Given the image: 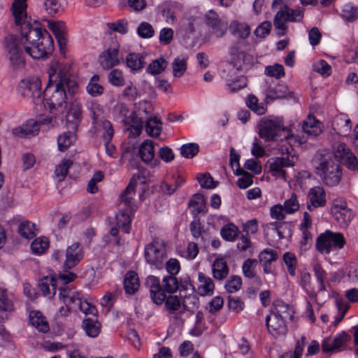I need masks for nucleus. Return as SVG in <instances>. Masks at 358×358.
Instances as JSON below:
<instances>
[{
	"instance_id": "nucleus-44",
	"label": "nucleus",
	"mask_w": 358,
	"mask_h": 358,
	"mask_svg": "<svg viewBox=\"0 0 358 358\" xmlns=\"http://www.w3.org/2000/svg\"><path fill=\"white\" fill-rule=\"evenodd\" d=\"M271 313L285 320L287 318H292L294 310L288 304L282 301H278L275 303L274 310Z\"/></svg>"
},
{
	"instance_id": "nucleus-13",
	"label": "nucleus",
	"mask_w": 358,
	"mask_h": 358,
	"mask_svg": "<svg viewBox=\"0 0 358 358\" xmlns=\"http://www.w3.org/2000/svg\"><path fill=\"white\" fill-rule=\"evenodd\" d=\"M115 111L119 113L121 121L125 124L130 125L136 135L141 134L143 128V122L137 117L133 111H131L124 103H119L115 106Z\"/></svg>"
},
{
	"instance_id": "nucleus-57",
	"label": "nucleus",
	"mask_w": 358,
	"mask_h": 358,
	"mask_svg": "<svg viewBox=\"0 0 358 358\" xmlns=\"http://www.w3.org/2000/svg\"><path fill=\"white\" fill-rule=\"evenodd\" d=\"M66 5V0H45L44 6L49 14H55L62 10Z\"/></svg>"
},
{
	"instance_id": "nucleus-38",
	"label": "nucleus",
	"mask_w": 358,
	"mask_h": 358,
	"mask_svg": "<svg viewBox=\"0 0 358 358\" xmlns=\"http://www.w3.org/2000/svg\"><path fill=\"white\" fill-rule=\"evenodd\" d=\"M140 283L136 273L129 271L126 273L124 280V288L129 294H134L139 288Z\"/></svg>"
},
{
	"instance_id": "nucleus-61",
	"label": "nucleus",
	"mask_w": 358,
	"mask_h": 358,
	"mask_svg": "<svg viewBox=\"0 0 358 358\" xmlns=\"http://www.w3.org/2000/svg\"><path fill=\"white\" fill-rule=\"evenodd\" d=\"M189 206L194 213H200L205 208L204 198L201 194H196L189 200Z\"/></svg>"
},
{
	"instance_id": "nucleus-26",
	"label": "nucleus",
	"mask_w": 358,
	"mask_h": 358,
	"mask_svg": "<svg viewBox=\"0 0 358 358\" xmlns=\"http://www.w3.org/2000/svg\"><path fill=\"white\" fill-rule=\"evenodd\" d=\"M182 8V6L176 1L165 3L159 6V12L166 22L177 21L176 11Z\"/></svg>"
},
{
	"instance_id": "nucleus-52",
	"label": "nucleus",
	"mask_w": 358,
	"mask_h": 358,
	"mask_svg": "<svg viewBox=\"0 0 358 358\" xmlns=\"http://www.w3.org/2000/svg\"><path fill=\"white\" fill-rule=\"evenodd\" d=\"M220 234L224 240L234 241L238 236V229L234 224L228 223L221 229Z\"/></svg>"
},
{
	"instance_id": "nucleus-14",
	"label": "nucleus",
	"mask_w": 358,
	"mask_h": 358,
	"mask_svg": "<svg viewBox=\"0 0 358 358\" xmlns=\"http://www.w3.org/2000/svg\"><path fill=\"white\" fill-rule=\"evenodd\" d=\"M349 338V336L345 331L339 332L333 337L324 339L322 350L326 353L339 352L345 347Z\"/></svg>"
},
{
	"instance_id": "nucleus-6",
	"label": "nucleus",
	"mask_w": 358,
	"mask_h": 358,
	"mask_svg": "<svg viewBox=\"0 0 358 358\" xmlns=\"http://www.w3.org/2000/svg\"><path fill=\"white\" fill-rule=\"evenodd\" d=\"M18 94L36 106L43 103L41 80L36 76L22 79L17 88Z\"/></svg>"
},
{
	"instance_id": "nucleus-32",
	"label": "nucleus",
	"mask_w": 358,
	"mask_h": 358,
	"mask_svg": "<svg viewBox=\"0 0 358 358\" xmlns=\"http://www.w3.org/2000/svg\"><path fill=\"white\" fill-rule=\"evenodd\" d=\"M212 273L213 277L218 280H222L227 276L229 268L226 260L223 257H218L215 259L212 265Z\"/></svg>"
},
{
	"instance_id": "nucleus-24",
	"label": "nucleus",
	"mask_w": 358,
	"mask_h": 358,
	"mask_svg": "<svg viewBox=\"0 0 358 358\" xmlns=\"http://www.w3.org/2000/svg\"><path fill=\"white\" fill-rule=\"evenodd\" d=\"M333 129L341 136H348L351 129L352 123L350 117L346 114L336 115L332 123Z\"/></svg>"
},
{
	"instance_id": "nucleus-47",
	"label": "nucleus",
	"mask_w": 358,
	"mask_h": 358,
	"mask_svg": "<svg viewBox=\"0 0 358 358\" xmlns=\"http://www.w3.org/2000/svg\"><path fill=\"white\" fill-rule=\"evenodd\" d=\"M18 233L22 238L31 239L36 236V225L27 220L22 221L18 226Z\"/></svg>"
},
{
	"instance_id": "nucleus-64",
	"label": "nucleus",
	"mask_w": 358,
	"mask_h": 358,
	"mask_svg": "<svg viewBox=\"0 0 358 358\" xmlns=\"http://www.w3.org/2000/svg\"><path fill=\"white\" fill-rule=\"evenodd\" d=\"M108 81L113 86H123L125 80L122 71L117 69L112 70L108 74Z\"/></svg>"
},
{
	"instance_id": "nucleus-12",
	"label": "nucleus",
	"mask_w": 358,
	"mask_h": 358,
	"mask_svg": "<svg viewBox=\"0 0 358 358\" xmlns=\"http://www.w3.org/2000/svg\"><path fill=\"white\" fill-rule=\"evenodd\" d=\"M331 213L337 223L343 227L349 224L352 217V211L348 208L346 201L342 199L334 200Z\"/></svg>"
},
{
	"instance_id": "nucleus-54",
	"label": "nucleus",
	"mask_w": 358,
	"mask_h": 358,
	"mask_svg": "<svg viewBox=\"0 0 358 358\" xmlns=\"http://www.w3.org/2000/svg\"><path fill=\"white\" fill-rule=\"evenodd\" d=\"M167 66V62L164 58L153 60L148 66L147 72L151 75H157L164 71Z\"/></svg>"
},
{
	"instance_id": "nucleus-20",
	"label": "nucleus",
	"mask_w": 358,
	"mask_h": 358,
	"mask_svg": "<svg viewBox=\"0 0 358 358\" xmlns=\"http://www.w3.org/2000/svg\"><path fill=\"white\" fill-rule=\"evenodd\" d=\"M121 59L118 48H110L100 54L99 62L103 69L108 70L118 65Z\"/></svg>"
},
{
	"instance_id": "nucleus-8",
	"label": "nucleus",
	"mask_w": 358,
	"mask_h": 358,
	"mask_svg": "<svg viewBox=\"0 0 358 358\" xmlns=\"http://www.w3.org/2000/svg\"><path fill=\"white\" fill-rule=\"evenodd\" d=\"M285 151L287 154V156L271 158L268 162V166L272 176L286 181L285 168L294 166L298 161V157L295 153H292V148L289 150V148H285Z\"/></svg>"
},
{
	"instance_id": "nucleus-21",
	"label": "nucleus",
	"mask_w": 358,
	"mask_h": 358,
	"mask_svg": "<svg viewBox=\"0 0 358 358\" xmlns=\"http://www.w3.org/2000/svg\"><path fill=\"white\" fill-rule=\"evenodd\" d=\"M265 96L267 100L275 99H291L296 101V96L294 93L290 91L288 87L283 84H278L274 87H269L265 90Z\"/></svg>"
},
{
	"instance_id": "nucleus-36",
	"label": "nucleus",
	"mask_w": 358,
	"mask_h": 358,
	"mask_svg": "<svg viewBox=\"0 0 358 358\" xmlns=\"http://www.w3.org/2000/svg\"><path fill=\"white\" fill-rule=\"evenodd\" d=\"M49 28L57 40L60 51L64 54V50L67 43V33L61 24H49Z\"/></svg>"
},
{
	"instance_id": "nucleus-2",
	"label": "nucleus",
	"mask_w": 358,
	"mask_h": 358,
	"mask_svg": "<svg viewBox=\"0 0 358 358\" xmlns=\"http://www.w3.org/2000/svg\"><path fill=\"white\" fill-rule=\"evenodd\" d=\"M71 64L52 61L48 67V84L45 90L43 105L55 114L63 113L67 104L69 96L78 92V84L70 70Z\"/></svg>"
},
{
	"instance_id": "nucleus-53",
	"label": "nucleus",
	"mask_w": 358,
	"mask_h": 358,
	"mask_svg": "<svg viewBox=\"0 0 358 358\" xmlns=\"http://www.w3.org/2000/svg\"><path fill=\"white\" fill-rule=\"evenodd\" d=\"M234 174L241 176L237 181V185L241 189H246L252 185V176L241 169L234 170Z\"/></svg>"
},
{
	"instance_id": "nucleus-43",
	"label": "nucleus",
	"mask_w": 358,
	"mask_h": 358,
	"mask_svg": "<svg viewBox=\"0 0 358 358\" xmlns=\"http://www.w3.org/2000/svg\"><path fill=\"white\" fill-rule=\"evenodd\" d=\"M76 140L74 132L67 131L61 134L57 138L58 149L61 152L66 150Z\"/></svg>"
},
{
	"instance_id": "nucleus-49",
	"label": "nucleus",
	"mask_w": 358,
	"mask_h": 358,
	"mask_svg": "<svg viewBox=\"0 0 358 358\" xmlns=\"http://www.w3.org/2000/svg\"><path fill=\"white\" fill-rule=\"evenodd\" d=\"M229 29L232 36L238 38H245L250 33L248 24H230Z\"/></svg>"
},
{
	"instance_id": "nucleus-35",
	"label": "nucleus",
	"mask_w": 358,
	"mask_h": 358,
	"mask_svg": "<svg viewBox=\"0 0 358 358\" xmlns=\"http://www.w3.org/2000/svg\"><path fill=\"white\" fill-rule=\"evenodd\" d=\"M188 57L181 55L176 57L172 64V73L175 78L182 77L186 72L187 69Z\"/></svg>"
},
{
	"instance_id": "nucleus-4",
	"label": "nucleus",
	"mask_w": 358,
	"mask_h": 358,
	"mask_svg": "<svg viewBox=\"0 0 358 358\" xmlns=\"http://www.w3.org/2000/svg\"><path fill=\"white\" fill-rule=\"evenodd\" d=\"M59 299L64 305L59 308L57 312L59 316L66 317L71 311L78 310L86 315L95 316L97 313L96 307L72 285H65L59 288Z\"/></svg>"
},
{
	"instance_id": "nucleus-56",
	"label": "nucleus",
	"mask_w": 358,
	"mask_h": 358,
	"mask_svg": "<svg viewBox=\"0 0 358 358\" xmlns=\"http://www.w3.org/2000/svg\"><path fill=\"white\" fill-rule=\"evenodd\" d=\"M283 262L287 266V272L292 276L296 275V267L297 264V260L296 255L290 252H286L283 255Z\"/></svg>"
},
{
	"instance_id": "nucleus-17",
	"label": "nucleus",
	"mask_w": 358,
	"mask_h": 358,
	"mask_svg": "<svg viewBox=\"0 0 358 358\" xmlns=\"http://www.w3.org/2000/svg\"><path fill=\"white\" fill-rule=\"evenodd\" d=\"M307 197V208L310 211L324 207L327 204L326 192L321 186L311 187L308 192Z\"/></svg>"
},
{
	"instance_id": "nucleus-50",
	"label": "nucleus",
	"mask_w": 358,
	"mask_h": 358,
	"mask_svg": "<svg viewBox=\"0 0 358 358\" xmlns=\"http://www.w3.org/2000/svg\"><path fill=\"white\" fill-rule=\"evenodd\" d=\"M247 106L255 113L262 115L266 113V106L263 103H259L258 99L254 95H249L246 101Z\"/></svg>"
},
{
	"instance_id": "nucleus-19",
	"label": "nucleus",
	"mask_w": 358,
	"mask_h": 358,
	"mask_svg": "<svg viewBox=\"0 0 358 358\" xmlns=\"http://www.w3.org/2000/svg\"><path fill=\"white\" fill-rule=\"evenodd\" d=\"M146 285L150 288V297L157 305H162L167 297L160 285L159 280L154 275H150L146 279Z\"/></svg>"
},
{
	"instance_id": "nucleus-16",
	"label": "nucleus",
	"mask_w": 358,
	"mask_h": 358,
	"mask_svg": "<svg viewBox=\"0 0 358 358\" xmlns=\"http://www.w3.org/2000/svg\"><path fill=\"white\" fill-rule=\"evenodd\" d=\"M138 178L133 177L127 188L120 195L119 206L125 208H129V212H135L137 210L134 196L136 195V188L138 185Z\"/></svg>"
},
{
	"instance_id": "nucleus-41",
	"label": "nucleus",
	"mask_w": 358,
	"mask_h": 358,
	"mask_svg": "<svg viewBox=\"0 0 358 358\" xmlns=\"http://www.w3.org/2000/svg\"><path fill=\"white\" fill-rule=\"evenodd\" d=\"M83 328L90 337H96L101 329V324L96 318H87L83 322Z\"/></svg>"
},
{
	"instance_id": "nucleus-59",
	"label": "nucleus",
	"mask_w": 358,
	"mask_h": 358,
	"mask_svg": "<svg viewBox=\"0 0 358 358\" xmlns=\"http://www.w3.org/2000/svg\"><path fill=\"white\" fill-rule=\"evenodd\" d=\"M283 206L287 214H294L298 211L300 205L298 201L297 195L295 193H292L290 197L284 201Z\"/></svg>"
},
{
	"instance_id": "nucleus-25",
	"label": "nucleus",
	"mask_w": 358,
	"mask_h": 358,
	"mask_svg": "<svg viewBox=\"0 0 358 358\" xmlns=\"http://www.w3.org/2000/svg\"><path fill=\"white\" fill-rule=\"evenodd\" d=\"M242 44L237 43L231 46L229 50L231 63L234 69L238 71L249 59V55L241 49Z\"/></svg>"
},
{
	"instance_id": "nucleus-60",
	"label": "nucleus",
	"mask_w": 358,
	"mask_h": 358,
	"mask_svg": "<svg viewBox=\"0 0 358 358\" xmlns=\"http://www.w3.org/2000/svg\"><path fill=\"white\" fill-rule=\"evenodd\" d=\"M199 253V248L196 243H189L185 248L179 251L180 257L188 260L194 259Z\"/></svg>"
},
{
	"instance_id": "nucleus-39",
	"label": "nucleus",
	"mask_w": 358,
	"mask_h": 358,
	"mask_svg": "<svg viewBox=\"0 0 358 358\" xmlns=\"http://www.w3.org/2000/svg\"><path fill=\"white\" fill-rule=\"evenodd\" d=\"M87 108L92 113L93 124L99 125L102 130V122L105 120L101 119L103 113V106L96 101H91L87 102Z\"/></svg>"
},
{
	"instance_id": "nucleus-7",
	"label": "nucleus",
	"mask_w": 358,
	"mask_h": 358,
	"mask_svg": "<svg viewBox=\"0 0 358 358\" xmlns=\"http://www.w3.org/2000/svg\"><path fill=\"white\" fill-rule=\"evenodd\" d=\"M346 241L343 234L326 230L317 238L315 247L319 252L329 255L343 248Z\"/></svg>"
},
{
	"instance_id": "nucleus-1",
	"label": "nucleus",
	"mask_w": 358,
	"mask_h": 358,
	"mask_svg": "<svg viewBox=\"0 0 358 358\" xmlns=\"http://www.w3.org/2000/svg\"><path fill=\"white\" fill-rule=\"evenodd\" d=\"M17 34L7 35L3 41L6 57L14 71L25 68L24 52L34 59L50 55L54 50V41L46 29L38 24H15Z\"/></svg>"
},
{
	"instance_id": "nucleus-48",
	"label": "nucleus",
	"mask_w": 358,
	"mask_h": 358,
	"mask_svg": "<svg viewBox=\"0 0 358 358\" xmlns=\"http://www.w3.org/2000/svg\"><path fill=\"white\" fill-rule=\"evenodd\" d=\"M162 122L156 117L149 118L146 122L145 131L150 136L157 137L162 131Z\"/></svg>"
},
{
	"instance_id": "nucleus-23",
	"label": "nucleus",
	"mask_w": 358,
	"mask_h": 358,
	"mask_svg": "<svg viewBox=\"0 0 358 358\" xmlns=\"http://www.w3.org/2000/svg\"><path fill=\"white\" fill-rule=\"evenodd\" d=\"M83 257V252L80 245L78 243H73L66 249L64 267L66 268H72Z\"/></svg>"
},
{
	"instance_id": "nucleus-34",
	"label": "nucleus",
	"mask_w": 358,
	"mask_h": 358,
	"mask_svg": "<svg viewBox=\"0 0 358 358\" xmlns=\"http://www.w3.org/2000/svg\"><path fill=\"white\" fill-rule=\"evenodd\" d=\"M303 130L308 135L317 136L322 133V125L314 116L309 115L303 122Z\"/></svg>"
},
{
	"instance_id": "nucleus-22",
	"label": "nucleus",
	"mask_w": 358,
	"mask_h": 358,
	"mask_svg": "<svg viewBox=\"0 0 358 358\" xmlns=\"http://www.w3.org/2000/svg\"><path fill=\"white\" fill-rule=\"evenodd\" d=\"M11 11L15 22H38L37 20H32L28 14L27 0H14Z\"/></svg>"
},
{
	"instance_id": "nucleus-51",
	"label": "nucleus",
	"mask_w": 358,
	"mask_h": 358,
	"mask_svg": "<svg viewBox=\"0 0 358 358\" xmlns=\"http://www.w3.org/2000/svg\"><path fill=\"white\" fill-rule=\"evenodd\" d=\"M50 242L48 238L41 236L36 238L31 244V249L34 254L41 255L49 248Z\"/></svg>"
},
{
	"instance_id": "nucleus-10",
	"label": "nucleus",
	"mask_w": 358,
	"mask_h": 358,
	"mask_svg": "<svg viewBox=\"0 0 358 358\" xmlns=\"http://www.w3.org/2000/svg\"><path fill=\"white\" fill-rule=\"evenodd\" d=\"M144 255L148 264L160 268L166 258V245L162 241H154L145 246Z\"/></svg>"
},
{
	"instance_id": "nucleus-55",
	"label": "nucleus",
	"mask_w": 358,
	"mask_h": 358,
	"mask_svg": "<svg viewBox=\"0 0 358 358\" xmlns=\"http://www.w3.org/2000/svg\"><path fill=\"white\" fill-rule=\"evenodd\" d=\"M258 262L255 259H246L242 266V271L245 277L248 278H253L256 275V268Z\"/></svg>"
},
{
	"instance_id": "nucleus-37",
	"label": "nucleus",
	"mask_w": 358,
	"mask_h": 358,
	"mask_svg": "<svg viewBox=\"0 0 358 358\" xmlns=\"http://www.w3.org/2000/svg\"><path fill=\"white\" fill-rule=\"evenodd\" d=\"M145 57L139 53H130L126 57V64L131 72L135 73L141 70L145 65Z\"/></svg>"
},
{
	"instance_id": "nucleus-30",
	"label": "nucleus",
	"mask_w": 358,
	"mask_h": 358,
	"mask_svg": "<svg viewBox=\"0 0 358 358\" xmlns=\"http://www.w3.org/2000/svg\"><path fill=\"white\" fill-rule=\"evenodd\" d=\"M198 282L197 292L201 296H211L213 294L215 285L210 277L200 272L198 274Z\"/></svg>"
},
{
	"instance_id": "nucleus-9",
	"label": "nucleus",
	"mask_w": 358,
	"mask_h": 358,
	"mask_svg": "<svg viewBox=\"0 0 358 358\" xmlns=\"http://www.w3.org/2000/svg\"><path fill=\"white\" fill-rule=\"evenodd\" d=\"M272 10L275 12L273 22H297L303 17L301 8H292L283 0H275L272 3Z\"/></svg>"
},
{
	"instance_id": "nucleus-3",
	"label": "nucleus",
	"mask_w": 358,
	"mask_h": 358,
	"mask_svg": "<svg viewBox=\"0 0 358 358\" xmlns=\"http://www.w3.org/2000/svg\"><path fill=\"white\" fill-rule=\"evenodd\" d=\"M259 135L265 141L286 142L291 148L301 145L303 140L292 131L284 127L283 121L279 117L263 118L258 124Z\"/></svg>"
},
{
	"instance_id": "nucleus-5",
	"label": "nucleus",
	"mask_w": 358,
	"mask_h": 358,
	"mask_svg": "<svg viewBox=\"0 0 358 358\" xmlns=\"http://www.w3.org/2000/svg\"><path fill=\"white\" fill-rule=\"evenodd\" d=\"M315 167L316 173L325 185L333 187L339 183L342 176L341 169L330 153L318 154L315 159Z\"/></svg>"
},
{
	"instance_id": "nucleus-58",
	"label": "nucleus",
	"mask_w": 358,
	"mask_h": 358,
	"mask_svg": "<svg viewBox=\"0 0 358 358\" xmlns=\"http://www.w3.org/2000/svg\"><path fill=\"white\" fill-rule=\"evenodd\" d=\"M342 17L348 21H355L358 19V7L350 3L343 6L341 10Z\"/></svg>"
},
{
	"instance_id": "nucleus-62",
	"label": "nucleus",
	"mask_w": 358,
	"mask_h": 358,
	"mask_svg": "<svg viewBox=\"0 0 358 358\" xmlns=\"http://www.w3.org/2000/svg\"><path fill=\"white\" fill-rule=\"evenodd\" d=\"M227 85L231 91L236 92L246 86V78L244 76L228 78Z\"/></svg>"
},
{
	"instance_id": "nucleus-42",
	"label": "nucleus",
	"mask_w": 358,
	"mask_h": 358,
	"mask_svg": "<svg viewBox=\"0 0 358 358\" xmlns=\"http://www.w3.org/2000/svg\"><path fill=\"white\" fill-rule=\"evenodd\" d=\"M103 90L100 77L98 75H94L86 86L87 92L92 96H98L103 93Z\"/></svg>"
},
{
	"instance_id": "nucleus-33",
	"label": "nucleus",
	"mask_w": 358,
	"mask_h": 358,
	"mask_svg": "<svg viewBox=\"0 0 358 358\" xmlns=\"http://www.w3.org/2000/svg\"><path fill=\"white\" fill-rule=\"evenodd\" d=\"M103 136L106 141L105 143V148L107 155L111 157H114L115 147L110 143V139L113 136V129L111 123L108 120L102 122Z\"/></svg>"
},
{
	"instance_id": "nucleus-31",
	"label": "nucleus",
	"mask_w": 358,
	"mask_h": 358,
	"mask_svg": "<svg viewBox=\"0 0 358 358\" xmlns=\"http://www.w3.org/2000/svg\"><path fill=\"white\" fill-rule=\"evenodd\" d=\"M38 288L44 296L52 299L56 293V280L52 277H45L39 281Z\"/></svg>"
},
{
	"instance_id": "nucleus-46",
	"label": "nucleus",
	"mask_w": 358,
	"mask_h": 358,
	"mask_svg": "<svg viewBox=\"0 0 358 358\" xmlns=\"http://www.w3.org/2000/svg\"><path fill=\"white\" fill-rule=\"evenodd\" d=\"M13 310L12 296L6 288L0 285V311L10 313Z\"/></svg>"
},
{
	"instance_id": "nucleus-28",
	"label": "nucleus",
	"mask_w": 358,
	"mask_h": 358,
	"mask_svg": "<svg viewBox=\"0 0 358 358\" xmlns=\"http://www.w3.org/2000/svg\"><path fill=\"white\" fill-rule=\"evenodd\" d=\"M29 321L39 332L46 333L50 329L46 317L40 310H31L29 313Z\"/></svg>"
},
{
	"instance_id": "nucleus-40",
	"label": "nucleus",
	"mask_w": 358,
	"mask_h": 358,
	"mask_svg": "<svg viewBox=\"0 0 358 358\" xmlns=\"http://www.w3.org/2000/svg\"><path fill=\"white\" fill-rule=\"evenodd\" d=\"M82 105L78 100L71 102L69 109L67 111V120L74 124H78L82 119Z\"/></svg>"
},
{
	"instance_id": "nucleus-63",
	"label": "nucleus",
	"mask_w": 358,
	"mask_h": 358,
	"mask_svg": "<svg viewBox=\"0 0 358 358\" xmlns=\"http://www.w3.org/2000/svg\"><path fill=\"white\" fill-rule=\"evenodd\" d=\"M343 57L345 62L348 63L356 62L358 59L357 45L352 43L350 45L345 46L343 50Z\"/></svg>"
},
{
	"instance_id": "nucleus-29",
	"label": "nucleus",
	"mask_w": 358,
	"mask_h": 358,
	"mask_svg": "<svg viewBox=\"0 0 358 358\" xmlns=\"http://www.w3.org/2000/svg\"><path fill=\"white\" fill-rule=\"evenodd\" d=\"M118 208L119 211L115 215L117 225L124 233L127 234L130 231L131 217L134 212H129V208H125L120 206Z\"/></svg>"
},
{
	"instance_id": "nucleus-11",
	"label": "nucleus",
	"mask_w": 358,
	"mask_h": 358,
	"mask_svg": "<svg viewBox=\"0 0 358 358\" xmlns=\"http://www.w3.org/2000/svg\"><path fill=\"white\" fill-rule=\"evenodd\" d=\"M334 157L343 163L349 169L355 171L358 169L356 156L345 143L336 142L332 145Z\"/></svg>"
},
{
	"instance_id": "nucleus-45",
	"label": "nucleus",
	"mask_w": 358,
	"mask_h": 358,
	"mask_svg": "<svg viewBox=\"0 0 358 358\" xmlns=\"http://www.w3.org/2000/svg\"><path fill=\"white\" fill-rule=\"evenodd\" d=\"M313 268L316 280L319 284V291L324 292L327 290V280H328V277L326 271L318 263H315Z\"/></svg>"
},
{
	"instance_id": "nucleus-15",
	"label": "nucleus",
	"mask_w": 358,
	"mask_h": 358,
	"mask_svg": "<svg viewBox=\"0 0 358 358\" xmlns=\"http://www.w3.org/2000/svg\"><path fill=\"white\" fill-rule=\"evenodd\" d=\"M138 156L145 164L152 168H158L160 166V161L155 159V143L152 140H145L138 148Z\"/></svg>"
},
{
	"instance_id": "nucleus-18",
	"label": "nucleus",
	"mask_w": 358,
	"mask_h": 358,
	"mask_svg": "<svg viewBox=\"0 0 358 358\" xmlns=\"http://www.w3.org/2000/svg\"><path fill=\"white\" fill-rule=\"evenodd\" d=\"M266 325L269 333L275 338L284 336L287 333L285 320L273 313L266 317Z\"/></svg>"
},
{
	"instance_id": "nucleus-27",
	"label": "nucleus",
	"mask_w": 358,
	"mask_h": 358,
	"mask_svg": "<svg viewBox=\"0 0 358 358\" xmlns=\"http://www.w3.org/2000/svg\"><path fill=\"white\" fill-rule=\"evenodd\" d=\"M39 129L38 122L34 120H29L22 125L13 128L12 134L15 136L23 138L36 135Z\"/></svg>"
}]
</instances>
